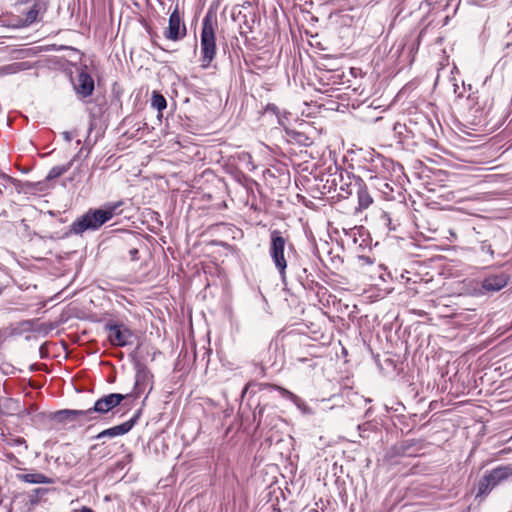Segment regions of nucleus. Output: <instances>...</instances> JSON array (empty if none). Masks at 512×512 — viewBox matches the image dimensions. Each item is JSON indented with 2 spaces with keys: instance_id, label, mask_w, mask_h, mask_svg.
Listing matches in <instances>:
<instances>
[{
  "instance_id": "1",
  "label": "nucleus",
  "mask_w": 512,
  "mask_h": 512,
  "mask_svg": "<svg viewBox=\"0 0 512 512\" xmlns=\"http://www.w3.org/2000/svg\"><path fill=\"white\" fill-rule=\"evenodd\" d=\"M122 205L123 202L118 201L114 203H108L100 209H90L72 224V231L75 234H82L87 230L98 229L104 223L111 220L113 216L119 214V208Z\"/></svg>"
},
{
  "instance_id": "2",
  "label": "nucleus",
  "mask_w": 512,
  "mask_h": 512,
  "mask_svg": "<svg viewBox=\"0 0 512 512\" xmlns=\"http://www.w3.org/2000/svg\"><path fill=\"white\" fill-rule=\"evenodd\" d=\"M216 27V20L210 14H207L203 18L200 35V63L203 69L208 68L216 56Z\"/></svg>"
},
{
  "instance_id": "3",
  "label": "nucleus",
  "mask_w": 512,
  "mask_h": 512,
  "mask_svg": "<svg viewBox=\"0 0 512 512\" xmlns=\"http://www.w3.org/2000/svg\"><path fill=\"white\" fill-rule=\"evenodd\" d=\"M512 476L509 467H498L488 473L478 483L477 497L487 495L493 488Z\"/></svg>"
},
{
  "instance_id": "4",
  "label": "nucleus",
  "mask_w": 512,
  "mask_h": 512,
  "mask_svg": "<svg viewBox=\"0 0 512 512\" xmlns=\"http://www.w3.org/2000/svg\"><path fill=\"white\" fill-rule=\"evenodd\" d=\"M286 240L277 230L271 233V245H270V256L278 269L282 279L285 278V270L287 262L284 256Z\"/></svg>"
},
{
  "instance_id": "5",
  "label": "nucleus",
  "mask_w": 512,
  "mask_h": 512,
  "mask_svg": "<svg viewBox=\"0 0 512 512\" xmlns=\"http://www.w3.org/2000/svg\"><path fill=\"white\" fill-rule=\"evenodd\" d=\"M105 330L108 340L113 346L124 347L132 343L134 335L123 323L108 322L105 325Z\"/></svg>"
},
{
  "instance_id": "6",
  "label": "nucleus",
  "mask_w": 512,
  "mask_h": 512,
  "mask_svg": "<svg viewBox=\"0 0 512 512\" xmlns=\"http://www.w3.org/2000/svg\"><path fill=\"white\" fill-rule=\"evenodd\" d=\"M125 395L120 393H111L105 395L104 397L98 399L92 408L87 409L89 412V417L87 420L91 421L95 419L93 416L94 413L105 414L111 411L113 408L118 406L124 399Z\"/></svg>"
},
{
  "instance_id": "7",
  "label": "nucleus",
  "mask_w": 512,
  "mask_h": 512,
  "mask_svg": "<svg viewBox=\"0 0 512 512\" xmlns=\"http://www.w3.org/2000/svg\"><path fill=\"white\" fill-rule=\"evenodd\" d=\"M164 35L167 39L172 41H178L186 36V26L180 17L177 5L169 17L168 28Z\"/></svg>"
},
{
  "instance_id": "8",
  "label": "nucleus",
  "mask_w": 512,
  "mask_h": 512,
  "mask_svg": "<svg viewBox=\"0 0 512 512\" xmlns=\"http://www.w3.org/2000/svg\"><path fill=\"white\" fill-rule=\"evenodd\" d=\"M90 411L85 410H60L54 412L51 415V419L55 420L58 423L68 424L71 422H79L80 424H84L88 422L87 417H89Z\"/></svg>"
},
{
  "instance_id": "9",
  "label": "nucleus",
  "mask_w": 512,
  "mask_h": 512,
  "mask_svg": "<svg viewBox=\"0 0 512 512\" xmlns=\"http://www.w3.org/2000/svg\"><path fill=\"white\" fill-rule=\"evenodd\" d=\"M135 423H136V417L132 418L120 425H116L111 428L103 430L102 432L97 434L95 436V438L98 440H101L103 438H114L117 436H122V435L128 433L133 428Z\"/></svg>"
},
{
  "instance_id": "10",
  "label": "nucleus",
  "mask_w": 512,
  "mask_h": 512,
  "mask_svg": "<svg viewBox=\"0 0 512 512\" xmlns=\"http://www.w3.org/2000/svg\"><path fill=\"white\" fill-rule=\"evenodd\" d=\"M75 90L77 94L82 97L90 96L94 90V81L87 72H80L75 84Z\"/></svg>"
},
{
  "instance_id": "11",
  "label": "nucleus",
  "mask_w": 512,
  "mask_h": 512,
  "mask_svg": "<svg viewBox=\"0 0 512 512\" xmlns=\"http://www.w3.org/2000/svg\"><path fill=\"white\" fill-rule=\"evenodd\" d=\"M16 479L29 484H52L54 480L39 472H28L16 474Z\"/></svg>"
},
{
  "instance_id": "12",
  "label": "nucleus",
  "mask_w": 512,
  "mask_h": 512,
  "mask_svg": "<svg viewBox=\"0 0 512 512\" xmlns=\"http://www.w3.org/2000/svg\"><path fill=\"white\" fill-rule=\"evenodd\" d=\"M507 285V278L503 275L490 276L482 282V288L487 292H497Z\"/></svg>"
},
{
  "instance_id": "13",
  "label": "nucleus",
  "mask_w": 512,
  "mask_h": 512,
  "mask_svg": "<svg viewBox=\"0 0 512 512\" xmlns=\"http://www.w3.org/2000/svg\"><path fill=\"white\" fill-rule=\"evenodd\" d=\"M30 66L27 62H15L5 66L0 67L1 75H11L16 74L20 71L28 69Z\"/></svg>"
},
{
  "instance_id": "14",
  "label": "nucleus",
  "mask_w": 512,
  "mask_h": 512,
  "mask_svg": "<svg viewBox=\"0 0 512 512\" xmlns=\"http://www.w3.org/2000/svg\"><path fill=\"white\" fill-rule=\"evenodd\" d=\"M357 196L360 209L368 208L373 202L372 197L370 196L366 187H359Z\"/></svg>"
},
{
  "instance_id": "15",
  "label": "nucleus",
  "mask_w": 512,
  "mask_h": 512,
  "mask_svg": "<svg viewBox=\"0 0 512 512\" xmlns=\"http://www.w3.org/2000/svg\"><path fill=\"white\" fill-rule=\"evenodd\" d=\"M151 105L158 112H162L167 107V102L164 96L156 91L152 93Z\"/></svg>"
},
{
  "instance_id": "16",
  "label": "nucleus",
  "mask_w": 512,
  "mask_h": 512,
  "mask_svg": "<svg viewBox=\"0 0 512 512\" xmlns=\"http://www.w3.org/2000/svg\"><path fill=\"white\" fill-rule=\"evenodd\" d=\"M66 171V168L54 167L49 172L48 178H55L62 175Z\"/></svg>"
},
{
  "instance_id": "17",
  "label": "nucleus",
  "mask_w": 512,
  "mask_h": 512,
  "mask_svg": "<svg viewBox=\"0 0 512 512\" xmlns=\"http://www.w3.org/2000/svg\"><path fill=\"white\" fill-rule=\"evenodd\" d=\"M277 389L281 392L282 396H284L286 398H289L292 401H296L297 400V396L295 394H293L292 392H290V391H288V390H286L284 388H281V387H278Z\"/></svg>"
},
{
  "instance_id": "18",
  "label": "nucleus",
  "mask_w": 512,
  "mask_h": 512,
  "mask_svg": "<svg viewBox=\"0 0 512 512\" xmlns=\"http://www.w3.org/2000/svg\"><path fill=\"white\" fill-rule=\"evenodd\" d=\"M37 15H38V12L36 10H30L28 13H27V16H26V21L28 22H33L36 20L37 18Z\"/></svg>"
},
{
  "instance_id": "19",
  "label": "nucleus",
  "mask_w": 512,
  "mask_h": 512,
  "mask_svg": "<svg viewBox=\"0 0 512 512\" xmlns=\"http://www.w3.org/2000/svg\"><path fill=\"white\" fill-rule=\"evenodd\" d=\"M62 136H63L64 140L67 141V142H70L72 140V135L68 131H64L62 133Z\"/></svg>"
},
{
  "instance_id": "20",
  "label": "nucleus",
  "mask_w": 512,
  "mask_h": 512,
  "mask_svg": "<svg viewBox=\"0 0 512 512\" xmlns=\"http://www.w3.org/2000/svg\"><path fill=\"white\" fill-rule=\"evenodd\" d=\"M79 512H93V510L89 507L84 506L79 510Z\"/></svg>"
},
{
  "instance_id": "21",
  "label": "nucleus",
  "mask_w": 512,
  "mask_h": 512,
  "mask_svg": "<svg viewBox=\"0 0 512 512\" xmlns=\"http://www.w3.org/2000/svg\"><path fill=\"white\" fill-rule=\"evenodd\" d=\"M15 442L20 445V444H24L25 440L19 438V439L15 440Z\"/></svg>"
},
{
  "instance_id": "22",
  "label": "nucleus",
  "mask_w": 512,
  "mask_h": 512,
  "mask_svg": "<svg viewBox=\"0 0 512 512\" xmlns=\"http://www.w3.org/2000/svg\"><path fill=\"white\" fill-rule=\"evenodd\" d=\"M449 234L451 235V237H453L454 239L456 238V233L453 231V230H449Z\"/></svg>"
},
{
  "instance_id": "23",
  "label": "nucleus",
  "mask_w": 512,
  "mask_h": 512,
  "mask_svg": "<svg viewBox=\"0 0 512 512\" xmlns=\"http://www.w3.org/2000/svg\"><path fill=\"white\" fill-rule=\"evenodd\" d=\"M35 491H36V492H45L46 490H45V489H41V488H39V489H36Z\"/></svg>"
},
{
  "instance_id": "24",
  "label": "nucleus",
  "mask_w": 512,
  "mask_h": 512,
  "mask_svg": "<svg viewBox=\"0 0 512 512\" xmlns=\"http://www.w3.org/2000/svg\"><path fill=\"white\" fill-rule=\"evenodd\" d=\"M137 253V250L132 251V255H135Z\"/></svg>"
},
{
  "instance_id": "25",
  "label": "nucleus",
  "mask_w": 512,
  "mask_h": 512,
  "mask_svg": "<svg viewBox=\"0 0 512 512\" xmlns=\"http://www.w3.org/2000/svg\"><path fill=\"white\" fill-rule=\"evenodd\" d=\"M137 253V250L132 251V255H135Z\"/></svg>"
},
{
  "instance_id": "26",
  "label": "nucleus",
  "mask_w": 512,
  "mask_h": 512,
  "mask_svg": "<svg viewBox=\"0 0 512 512\" xmlns=\"http://www.w3.org/2000/svg\"><path fill=\"white\" fill-rule=\"evenodd\" d=\"M139 383V375L137 376L136 384Z\"/></svg>"
},
{
  "instance_id": "27",
  "label": "nucleus",
  "mask_w": 512,
  "mask_h": 512,
  "mask_svg": "<svg viewBox=\"0 0 512 512\" xmlns=\"http://www.w3.org/2000/svg\"><path fill=\"white\" fill-rule=\"evenodd\" d=\"M2 293V289L0 288V294Z\"/></svg>"
}]
</instances>
